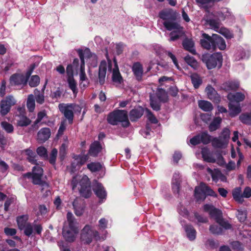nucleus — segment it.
Returning a JSON list of instances; mask_svg holds the SVG:
<instances>
[{"label": "nucleus", "mask_w": 251, "mask_h": 251, "mask_svg": "<svg viewBox=\"0 0 251 251\" xmlns=\"http://www.w3.org/2000/svg\"><path fill=\"white\" fill-rule=\"evenodd\" d=\"M107 68L109 71L112 73V80L113 83L116 86L120 85L123 82V80L115 59L113 63L110 60H108L107 63L105 60L100 62L99 71V79L100 84H103L105 81Z\"/></svg>", "instance_id": "nucleus-1"}, {"label": "nucleus", "mask_w": 251, "mask_h": 251, "mask_svg": "<svg viewBox=\"0 0 251 251\" xmlns=\"http://www.w3.org/2000/svg\"><path fill=\"white\" fill-rule=\"evenodd\" d=\"M172 10H167L162 11L159 13L160 18L165 20L163 23L164 26L168 30L171 31L170 41L177 40L184 33L182 27L172 19Z\"/></svg>", "instance_id": "nucleus-2"}, {"label": "nucleus", "mask_w": 251, "mask_h": 251, "mask_svg": "<svg viewBox=\"0 0 251 251\" xmlns=\"http://www.w3.org/2000/svg\"><path fill=\"white\" fill-rule=\"evenodd\" d=\"M76 221L71 212L67 214V221L64 223L62 234L65 240L69 242L75 241L78 230L76 226Z\"/></svg>", "instance_id": "nucleus-3"}, {"label": "nucleus", "mask_w": 251, "mask_h": 251, "mask_svg": "<svg viewBox=\"0 0 251 251\" xmlns=\"http://www.w3.org/2000/svg\"><path fill=\"white\" fill-rule=\"evenodd\" d=\"M73 189L77 187L80 195L85 198H89L91 195L90 182L86 175L77 176L72 180Z\"/></svg>", "instance_id": "nucleus-4"}, {"label": "nucleus", "mask_w": 251, "mask_h": 251, "mask_svg": "<svg viewBox=\"0 0 251 251\" xmlns=\"http://www.w3.org/2000/svg\"><path fill=\"white\" fill-rule=\"evenodd\" d=\"M58 108L70 124L73 122L74 111L79 114L81 111V107L75 103H60Z\"/></svg>", "instance_id": "nucleus-5"}, {"label": "nucleus", "mask_w": 251, "mask_h": 251, "mask_svg": "<svg viewBox=\"0 0 251 251\" xmlns=\"http://www.w3.org/2000/svg\"><path fill=\"white\" fill-rule=\"evenodd\" d=\"M107 120L109 124L113 125H116L121 122L123 126L127 127L129 124L127 113L125 110H117L113 111L108 115Z\"/></svg>", "instance_id": "nucleus-6"}, {"label": "nucleus", "mask_w": 251, "mask_h": 251, "mask_svg": "<svg viewBox=\"0 0 251 251\" xmlns=\"http://www.w3.org/2000/svg\"><path fill=\"white\" fill-rule=\"evenodd\" d=\"M203 209L205 211L208 212L210 216L213 218L224 228L225 229L231 228V225L221 218L222 212L220 210L215 208L212 205L207 204L203 206Z\"/></svg>", "instance_id": "nucleus-7"}, {"label": "nucleus", "mask_w": 251, "mask_h": 251, "mask_svg": "<svg viewBox=\"0 0 251 251\" xmlns=\"http://www.w3.org/2000/svg\"><path fill=\"white\" fill-rule=\"evenodd\" d=\"M43 170L39 166H36L32 169V173H27L23 175L24 177L31 178L33 184L40 185L41 187H48V184L42 180Z\"/></svg>", "instance_id": "nucleus-8"}, {"label": "nucleus", "mask_w": 251, "mask_h": 251, "mask_svg": "<svg viewBox=\"0 0 251 251\" xmlns=\"http://www.w3.org/2000/svg\"><path fill=\"white\" fill-rule=\"evenodd\" d=\"M206 195H209L214 197H217V194L209 186L204 183H201L199 186L195 188V196L197 200H204Z\"/></svg>", "instance_id": "nucleus-9"}, {"label": "nucleus", "mask_w": 251, "mask_h": 251, "mask_svg": "<svg viewBox=\"0 0 251 251\" xmlns=\"http://www.w3.org/2000/svg\"><path fill=\"white\" fill-rule=\"evenodd\" d=\"M222 55L220 53H214L212 55H205L202 56V61L206 64L208 69L215 68L217 65L222 66Z\"/></svg>", "instance_id": "nucleus-10"}, {"label": "nucleus", "mask_w": 251, "mask_h": 251, "mask_svg": "<svg viewBox=\"0 0 251 251\" xmlns=\"http://www.w3.org/2000/svg\"><path fill=\"white\" fill-rule=\"evenodd\" d=\"M99 238L98 232L92 229L89 225H86L83 228L81 233V239L84 243H90L93 239Z\"/></svg>", "instance_id": "nucleus-11"}, {"label": "nucleus", "mask_w": 251, "mask_h": 251, "mask_svg": "<svg viewBox=\"0 0 251 251\" xmlns=\"http://www.w3.org/2000/svg\"><path fill=\"white\" fill-rule=\"evenodd\" d=\"M17 100L12 95L6 96L4 99L0 101V113L2 116H5L9 113L11 107L16 105Z\"/></svg>", "instance_id": "nucleus-12"}, {"label": "nucleus", "mask_w": 251, "mask_h": 251, "mask_svg": "<svg viewBox=\"0 0 251 251\" xmlns=\"http://www.w3.org/2000/svg\"><path fill=\"white\" fill-rule=\"evenodd\" d=\"M229 135L230 130L228 128H224L219 138L213 140V146L217 148H224L228 143Z\"/></svg>", "instance_id": "nucleus-13"}, {"label": "nucleus", "mask_w": 251, "mask_h": 251, "mask_svg": "<svg viewBox=\"0 0 251 251\" xmlns=\"http://www.w3.org/2000/svg\"><path fill=\"white\" fill-rule=\"evenodd\" d=\"M30 73L26 75L16 74L13 75L10 78V82L12 85H25L30 75Z\"/></svg>", "instance_id": "nucleus-14"}, {"label": "nucleus", "mask_w": 251, "mask_h": 251, "mask_svg": "<svg viewBox=\"0 0 251 251\" xmlns=\"http://www.w3.org/2000/svg\"><path fill=\"white\" fill-rule=\"evenodd\" d=\"M90 53V51L89 49L85 50L83 52H82L81 51L79 52V56L81 61L79 68V77L80 79L82 82L87 79V77L85 73L84 58L89 57Z\"/></svg>", "instance_id": "nucleus-15"}, {"label": "nucleus", "mask_w": 251, "mask_h": 251, "mask_svg": "<svg viewBox=\"0 0 251 251\" xmlns=\"http://www.w3.org/2000/svg\"><path fill=\"white\" fill-rule=\"evenodd\" d=\"M210 140V136L205 132L198 134L190 139V142L193 145H196L201 143L208 144Z\"/></svg>", "instance_id": "nucleus-16"}, {"label": "nucleus", "mask_w": 251, "mask_h": 251, "mask_svg": "<svg viewBox=\"0 0 251 251\" xmlns=\"http://www.w3.org/2000/svg\"><path fill=\"white\" fill-rule=\"evenodd\" d=\"M202 38L201 39V46L206 50H214V39H213V34L211 37L207 34L203 33L202 34Z\"/></svg>", "instance_id": "nucleus-17"}, {"label": "nucleus", "mask_w": 251, "mask_h": 251, "mask_svg": "<svg viewBox=\"0 0 251 251\" xmlns=\"http://www.w3.org/2000/svg\"><path fill=\"white\" fill-rule=\"evenodd\" d=\"M50 136V130L49 128L44 127L41 128L37 133V141L43 143L46 142Z\"/></svg>", "instance_id": "nucleus-18"}, {"label": "nucleus", "mask_w": 251, "mask_h": 251, "mask_svg": "<svg viewBox=\"0 0 251 251\" xmlns=\"http://www.w3.org/2000/svg\"><path fill=\"white\" fill-rule=\"evenodd\" d=\"M93 190L97 196L100 199H104L106 197V192L100 183L95 181L93 185Z\"/></svg>", "instance_id": "nucleus-19"}, {"label": "nucleus", "mask_w": 251, "mask_h": 251, "mask_svg": "<svg viewBox=\"0 0 251 251\" xmlns=\"http://www.w3.org/2000/svg\"><path fill=\"white\" fill-rule=\"evenodd\" d=\"M205 92L209 99L218 101L220 100V96L214 88L210 85H208L205 88Z\"/></svg>", "instance_id": "nucleus-20"}, {"label": "nucleus", "mask_w": 251, "mask_h": 251, "mask_svg": "<svg viewBox=\"0 0 251 251\" xmlns=\"http://www.w3.org/2000/svg\"><path fill=\"white\" fill-rule=\"evenodd\" d=\"M88 159V156L87 155L76 156L74 162L72 164L73 169H78L83 165Z\"/></svg>", "instance_id": "nucleus-21"}, {"label": "nucleus", "mask_w": 251, "mask_h": 251, "mask_svg": "<svg viewBox=\"0 0 251 251\" xmlns=\"http://www.w3.org/2000/svg\"><path fill=\"white\" fill-rule=\"evenodd\" d=\"M213 39H214V50L217 48L221 50H224L226 48V44L225 40L220 35L213 34Z\"/></svg>", "instance_id": "nucleus-22"}, {"label": "nucleus", "mask_w": 251, "mask_h": 251, "mask_svg": "<svg viewBox=\"0 0 251 251\" xmlns=\"http://www.w3.org/2000/svg\"><path fill=\"white\" fill-rule=\"evenodd\" d=\"M144 113V109L141 107H137L132 109L129 113V118L131 121H135L140 118Z\"/></svg>", "instance_id": "nucleus-23"}, {"label": "nucleus", "mask_w": 251, "mask_h": 251, "mask_svg": "<svg viewBox=\"0 0 251 251\" xmlns=\"http://www.w3.org/2000/svg\"><path fill=\"white\" fill-rule=\"evenodd\" d=\"M180 176L178 173H175L172 179V189L174 193H178L180 190Z\"/></svg>", "instance_id": "nucleus-24"}, {"label": "nucleus", "mask_w": 251, "mask_h": 251, "mask_svg": "<svg viewBox=\"0 0 251 251\" xmlns=\"http://www.w3.org/2000/svg\"><path fill=\"white\" fill-rule=\"evenodd\" d=\"M132 69L136 79L140 80L142 79L143 73L142 65L139 62H136L133 64Z\"/></svg>", "instance_id": "nucleus-25"}, {"label": "nucleus", "mask_w": 251, "mask_h": 251, "mask_svg": "<svg viewBox=\"0 0 251 251\" xmlns=\"http://www.w3.org/2000/svg\"><path fill=\"white\" fill-rule=\"evenodd\" d=\"M245 98V95L239 92L234 94L229 93L227 95V99L229 100L230 102L239 103V102L243 101Z\"/></svg>", "instance_id": "nucleus-26"}, {"label": "nucleus", "mask_w": 251, "mask_h": 251, "mask_svg": "<svg viewBox=\"0 0 251 251\" xmlns=\"http://www.w3.org/2000/svg\"><path fill=\"white\" fill-rule=\"evenodd\" d=\"M73 205L75 215L77 216L82 215L84 211V207L81 201L79 199H76L74 201Z\"/></svg>", "instance_id": "nucleus-27"}, {"label": "nucleus", "mask_w": 251, "mask_h": 251, "mask_svg": "<svg viewBox=\"0 0 251 251\" xmlns=\"http://www.w3.org/2000/svg\"><path fill=\"white\" fill-rule=\"evenodd\" d=\"M229 111L231 117H235L241 111L240 104L238 103L229 102Z\"/></svg>", "instance_id": "nucleus-28"}, {"label": "nucleus", "mask_w": 251, "mask_h": 251, "mask_svg": "<svg viewBox=\"0 0 251 251\" xmlns=\"http://www.w3.org/2000/svg\"><path fill=\"white\" fill-rule=\"evenodd\" d=\"M201 154L204 161L210 163L216 162V160L215 158L207 148H204L202 149Z\"/></svg>", "instance_id": "nucleus-29"}, {"label": "nucleus", "mask_w": 251, "mask_h": 251, "mask_svg": "<svg viewBox=\"0 0 251 251\" xmlns=\"http://www.w3.org/2000/svg\"><path fill=\"white\" fill-rule=\"evenodd\" d=\"M101 146L100 143L97 141L94 142L91 145L89 154L93 156H96L101 150Z\"/></svg>", "instance_id": "nucleus-30"}, {"label": "nucleus", "mask_w": 251, "mask_h": 251, "mask_svg": "<svg viewBox=\"0 0 251 251\" xmlns=\"http://www.w3.org/2000/svg\"><path fill=\"white\" fill-rule=\"evenodd\" d=\"M182 45L184 49L193 54L196 53V50L194 48V43L191 39H185L182 42Z\"/></svg>", "instance_id": "nucleus-31"}, {"label": "nucleus", "mask_w": 251, "mask_h": 251, "mask_svg": "<svg viewBox=\"0 0 251 251\" xmlns=\"http://www.w3.org/2000/svg\"><path fill=\"white\" fill-rule=\"evenodd\" d=\"M232 196L233 199L239 203H242L244 201L241 187H237L233 190Z\"/></svg>", "instance_id": "nucleus-32"}, {"label": "nucleus", "mask_w": 251, "mask_h": 251, "mask_svg": "<svg viewBox=\"0 0 251 251\" xmlns=\"http://www.w3.org/2000/svg\"><path fill=\"white\" fill-rule=\"evenodd\" d=\"M199 107L204 111H210L213 109V105L209 101L201 100L198 101Z\"/></svg>", "instance_id": "nucleus-33"}, {"label": "nucleus", "mask_w": 251, "mask_h": 251, "mask_svg": "<svg viewBox=\"0 0 251 251\" xmlns=\"http://www.w3.org/2000/svg\"><path fill=\"white\" fill-rule=\"evenodd\" d=\"M239 86L237 81H228L223 84V88L226 91L235 90Z\"/></svg>", "instance_id": "nucleus-34"}, {"label": "nucleus", "mask_w": 251, "mask_h": 251, "mask_svg": "<svg viewBox=\"0 0 251 251\" xmlns=\"http://www.w3.org/2000/svg\"><path fill=\"white\" fill-rule=\"evenodd\" d=\"M17 120V126H26L30 124L31 120L24 115H19Z\"/></svg>", "instance_id": "nucleus-35"}, {"label": "nucleus", "mask_w": 251, "mask_h": 251, "mask_svg": "<svg viewBox=\"0 0 251 251\" xmlns=\"http://www.w3.org/2000/svg\"><path fill=\"white\" fill-rule=\"evenodd\" d=\"M26 106L29 112H33L35 107V98L33 95L28 96L26 101Z\"/></svg>", "instance_id": "nucleus-36"}, {"label": "nucleus", "mask_w": 251, "mask_h": 251, "mask_svg": "<svg viewBox=\"0 0 251 251\" xmlns=\"http://www.w3.org/2000/svg\"><path fill=\"white\" fill-rule=\"evenodd\" d=\"M28 217L27 215H22L17 219V222L19 228L23 230V228L28 223L27 222Z\"/></svg>", "instance_id": "nucleus-37"}, {"label": "nucleus", "mask_w": 251, "mask_h": 251, "mask_svg": "<svg viewBox=\"0 0 251 251\" xmlns=\"http://www.w3.org/2000/svg\"><path fill=\"white\" fill-rule=\"evenodd\" d=\"M207 171L211 175L212 180L217 182L222 176L220 171L217 169L212 170L209 168H207Z\"/></svg>", "instance_id": "nucleus-38"}, {"label": "nucleus", "mask_w": 251, "mask_h": 251, "mask_svg": "<svg viewBox=\"0 0 251 251\" xmlns=\"http://www.w3.org/2000/svg\"><path fill=\"white\" fill-rule=\"evenodd\" d=\"M185 230L187 237L190 240H193L195 239L196 231L191 226L186 225L185 226Z\"/></svg>", "instance_id": "nucleus-39"}, {"label": "nucleus", "mask_w": 251, "mask_h": 251, "mask_svg": "<svg viewBox=\"0 0 251 251\" xmlns=\"http://www.w3.org/2000/svg\"><path fill=\"white\" fill-rule=\"evenodd\" d=\"M222 122V118L219 117L215 118L209 126V130L215 131L219 127Z\"/></svg>", "instance_id": "nucleus-40"}, {"label": "nucleus", "mask_w": 251, "mask_h": 251, "mask_svg": "<svg viewBox=\"0 0 251 251\" xmlns=\"http://www.w3.org/2000/svg\"><path fill=\"white\" fill-rule=\"evenodd\" d=\"M217 16L221 20H225L231 16V12L227 8H223L217 13Z\"/></svg>", "instance_id": "nucleus-41"}, {"label": "nucleus", "mask_w": 251, "mask_h": 251, "mask_svg": "<svg viewBox=\"0 0 251 251\" xmlns=\"http://www.w3.org/2000/svg\"><path fill=\"white\" fill-rule=\"evenodd\" d=\"M67 81L69 88L72 90L73 94L76 95L77 93L76 83L73 76H71L70 77H68Z\"/></svg>", "instance_id": "nucleus-42"}, {"label": "nucleus", "mask_w": 251, "mask_h": 251, "mask_svg": "<svg viewBox=\"0 0 251 251\" xmlns=\"http://www.w3.org/2000/svg\"><path fill=\"white\" fill-rule=\"evenodd\" d=\"M25 153L27 156V158L30 162L37 164V159H36L37 156L35 152L32 150L28 149L25 151Z\"/></svg>", "instance_id": "nucleus-43"}, {"label": "nucleus", "mask_w": 251, "mask_h": 251, "mask_svg": "<svg viewBox=\"0 0 251 251\" xmlns=\"http://www.w3.org/2000/svg\"><path fill=\"white\" fill-rule=\"evenodd\" d=\"M34 94L35 96L36 102L40 104H43L45 101L44 94L41 93L40 91L37 89L34 90Z\"/></svg>", "instance_id": "nucleus-44"}, {"label": "nucleus", "mask_w": 251, "mask_h": 251, "mask_svg": "<svg viewBox=\"0 0 251 251\" xmlns=\"http://www.w3.org/2000/svg\"><path fill=\"white\" fill-rule=\"evenodd\" d=\"M191 78L194 87L198 88L202 83L201 77L197 74H194L191 76Z\"/></svg>", "instance_id": "nucleus-45"}, {"label": "nucleus", "mask_w": 251, "mask_h": 251, "mask_svg": "<svg viewBox=\"0 0 251 251\" xmlns=\"http://www.w3.org/2000/svg\"><path fill=\"white\" fill-rule=\"evenodd\" d=\"M184 60L188 65L194 69H196L198 68V62L193 57L187 55L184 57Z\"/></svg>", "instance_id": "nucleus-46"}, {"label": "nucleus", "mask_w": 251, "mask_h": 251, "mask_svg": "<svg viewBox=\"0 0 251 251\" xmlns=\"http://www.w3.org/2000/svg\"><path fill=\"white\" fill-rule=\"evenodd\" d=\"M239 119L243 123L251 125V113L242 114L240 116Z\"/></svg>", "instance_id": "nucleus-47"}, {"label": "nucleus", "mask_w": 251, "mask_h": 251, "mask_svg": "<svg viewBox=\"0 0 251 251\" xmlns=\"http://www.w3.org/2000/svg\"><path fill=\"white\" fill-rule=\"evenodd\" d=\"M2 128L8 133H11L14 131L13 126L9 123L3 121L1 123Z\"/></svg>", "instance_id": "nucleus-48"}, {"label": "nucleus", "mask_w": 251, "mask_h": 251, "mask_svg": "<svg viewBox=\"0 0 251 251\" xmlns=\"http://www.w3.org/2000/svg\"><path fill=\"white\" fill-rule=\"evenodd\" d=\"M101 165L99 163L92 162L87 165V168L92 172H96L100 171L101 168Z\"/></svg>", "instance_id": "nucleus-49"}, {"label": "nucleus", "mask_w": 251, "mask_h": 251, "mask_svg": "<svg viewBox=\"0 0 251 251\" xmlns=\"http://www.w3.org/2000/svg\"><path fill=\"white\" fill-rule=\"evenodd\" d=\"M145 114L146 116L148 119V120L152 124H157L158 123L157 119L155 118V117L153 115V114L151 112V111L146 108L145 110Z\"/></svg>", "instance_id": "nucleus-50"}, {"label": "nucleus", "mask_w": 251, "mask_h": 251, "mask_svg": "<svg viewBox=\"0 0 251 251\" xmlns=\"http://www.w3.org/2000/svg\"><path fill=\"white\" fill-rule=\"evenodd\" d=\"M39 83L40 78L37 75H32L29 81V85L32 87L37 86Z\"/></svg>", "instance_id": "nucleus-51"}, {"label": "nucleus", "mask_w": 251, "mask_h": 251, "mask_svg": "<svg viewBox=\"0 0 251 251\" xmlns=\"http://www.w3.org/2000/svg\"><path fill=\"white\" fill-rule=\"evenodd\" d=\"M23 229L24 230L25 234L27 236H30L33 233V224H31L28 223L24 228H23Z\"/></svg>", "instance_id": "nucleus-52"}, {"label": "nucleus", "mask_w": 251, "mask_h": 251, "mask_svg": "<svg viewBox=\"0 0 251 251\" xmlns=\"http://www.w3.org/2000/svg\"><path fill=\"white\" fill-rule=\"evenodd\" d=\"M223 226H221L219 227L216 225H212L210 226L209 230L211 233L215 234H220L223 232Z\"/></svg>", "instance_id": "nucleus-53"}, {"label": "nucleus", "mask_w": 251, "mask_h": 251, "mask_svg": "<svg viewBox=\"0 0 251 251\" xmlns=\"http://www.w3.org/2000/svg\"><path fill=\"white\" fill-rule=\"evenodd\" d=\"M237 217L241 222H244L247 218V211L240 209L237 210Z\"/></svg>", "instance_id": "nucleus-54"}, {"label": "nucleus", "mask_w": 251, "mask_h": 251, "mask_svg": "<svg viewBox=\"0 0 251 251\" xmlns=\"http://www.w3.org/2000/svg\"><path fill=\"white\" fill-rule=\"evenodd\" d=\"M219 32L227 39H231L233 37L232 33L226 28H220Z\"/></svg>", "instance_id": "nucleus-55"}, {"label": "nucleus", "mask_w": 251, "mask_h": 251, "mask_svg": "<svg viewBox=\"0 0 251 251\" xmlns=\"http://www.w3.org/2000/svg\"><path fill=\"white\" fill-rule=\"evenodd\" d=\"M36 152L37 154L41 157L46 158H47V150L45 147L43 146L38 147L37 149Z\"/></svg>", "instance_id": "nucleus-56"}, {"label": "nucleus", "mask_w": 251, "mask_h": 251, "mask_svg": "<svg viewBox=\"0 0 251 251\" xmlns=\"http://www.w3.org/2000/svg\"><path fill=\"white\" fill-rule=\"evenodd\" d=\"M214 155L216 156V162L220 165H223L225 163V161L224 160L221 153L219 151L214 152Z\"/></svg>", "instance_id": "nucleus-57"}, {"label": "nucleus", "mask_w": 251, "mask_h": 251, "mask_svg": "<svg viewBox=\"0 0 251 251\" xmlns=\"http://www.w3.org/2000/svg\"><path fill=\"white\" fill-rule=\"evenodd\" d=\"M57 154V150L56 149H53L51 151L49 158V161L51 164H54L56 161V158Z\"/></svg>", "instance_id": "nucleus-58"}, {"label": "nucleus", "mask_w": 251, "mask_h": 251, "mask_svg": "<svg viewBox=\"0 0 251 251\" xmlns=\"http://www.w3.org/2000/svg\"><path fill=\"white\" fill-rule=\"evenodd\" d=\"M208 23L210 27L216 31H218L220 28V23L217 21L214 20H210L208 21Z\"/></svg>", "instance_id": "nucleus-59"}, {"label": "nucleus", "mask_w": 251, "mask_h": 251, "mask_svg": "<svg viewBox=\"0 0 251 251\" xmlns=\"http://www.w3.org/2000/svg\"><path fill=\"white\" fill-rule=\"evenodd\" d=\"M150 104L151 108L156 111H158L160 109V105L159 103L153 100L152 96H150Z\"/></svg>", "instance_id": "nucleus-60"}, {"label": "nucleus", "mask_w": 251, "mask_h": 251, "mask_svg": "<svg viewBox=\"0 0 251 251\" xmlns=\"http://www.w3.org/2000/svg\"><path fill=\"white\" fill-rule=\"evenodd\" d=\"M108 221L107 220L103 218L99 221V227L100 229H104L107 227Z\"/></svg>", "instance_id": "nucleus-61"}, {"label": "nucleus", "mask_w": 251, "mask_h": 251, "mask_svg": "<svg viewBox=\"0 0 251 251\" xmlns=\"http://www.w3.org/2000/svg\"><path fill=\"white\" fill-rule=\"evenodd\" d=\"M173 80V79L171 77L163 76L159 79L158 82L160 85H163L165 84L166 82L171 81Z\"/></svg>", "instance_id": "nucleus-62"}, {"label": "nucleus", "mask_w": 251, "mask_h": 251, "mask_svg": "<svg viewBox=\"0 0 251 251\" xmlns=\"http://www.w3.org/2000/svg\"><path fill=\"white\" fill-rule=\"evenodd\" d=\"M243 199L249 198L251 197V188L250 187H246L242 193Z\"/></svg>", "instance_id": "nucleus-63"}, {"label": "nucleus", "mask_w": 251, "mask_h": 251, "mask_svg": "<svg viewBox=\"0 0 251 251\" xmlns=\"http://www.w3.org/2000/svg\"><path fill=\"white\" fill-rule=\"evenodd\" d=\"M47 116L45 111H40L38 113L37 118L35 121V124H38L41 121V120Z\"/></svg>", "instance_id": "nucleus-64"}]
</instances>
